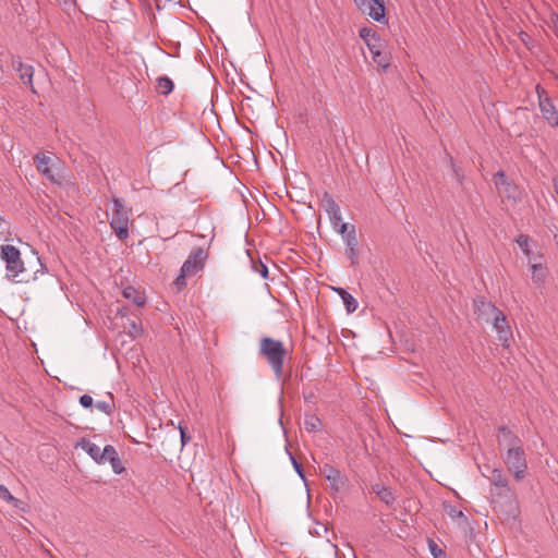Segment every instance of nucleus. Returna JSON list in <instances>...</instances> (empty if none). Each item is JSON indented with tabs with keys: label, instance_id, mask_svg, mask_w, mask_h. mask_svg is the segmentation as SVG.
<instances>
[{
	"label": "nucleus",
	"instance_id": "20e7f679",
	"mask_svg": "<svg viewBox=\"0 0 558 558\" xmlns=\"http://www.w3.org/2000/svg\"><path fill=\"white\" fill-rule=\"evenodd\" d=\"M112 203L110 227L120 240H124L129 235V210L121 198L113 197Z\"/></svg>",
	"mask_w": 558,
	"mask_h": 558
},
{
	"label": "nucleus",
	"instance_id": "79ce46f5",
	"mask_svg": "<svg viewBox=\"0 0 558 558\" xmlns=\"http://www.w3.org/2000/svg\"><path fill=\"white\" fill-rule=\"evenodd\" d=\"M36 260H37V263H38V265L40 267V271L44 274L45 270H46L45 265L41 264L40 258L38 256L36 257Z\"/></svg>",
	"mask_w": 558,
	"mask_h": 558
},
{
	"label": "nucleus",
	"instance_id": "a211bd4d",
	"mask_svg": "<svg viewBox=\"0 0 558 558\" xmlns=\"http://www.w3.org/2000/svg\"><path fill=\"white\" fill-rule=\"evenodd\" d=\"M372 492L387 506H391L396 501V495L388 486L376 483L372 485Z\"/></svg>",
	"mask_w": 558,
	"mask_h": 558
},
{
	"label": "nucleus",
	"instance_id": "9b49d317",
	"mask_svg": "<svg viewBox=\"0 0 558 558\" xmlns=\"http://www.w3.org/2000/svg\"><path fill=\"white\" fill-rule=\"evenodd\" d=\"M473 303L475 313L487 323L500 311L493 303L485 301L483 296L475 298Z\"/></svg>",
	"mask_w": 558,
	"mask_h": 558
},
{
	"label": "nucleus",
	"instance_id": "f03ea898",
	"mask_svg": "<svg viewBox=\"0 0 558 558\" xmlns=\"http://www.w3.org/2000/svg\"><path fill=\"white\" fill-rule=\"evenodd\" d=\"M259 353L270 365L276 378L280 379L283 375V364L288 355L283 343L280 340L264 337L259 341Z\"/></svg>",
	"mask_w": 558,
	"mask_h": 558
},
{
	"label": "nucleus",
	"instance_id": "393cba45",
	"mask_svg": "<svg viewBox=\"0 0 558 558\" xmlns=\"http://www.w3.org/2000/svg\"><path fill=\"white\" fill-rule=\"evenodd\" d=\"M118 456L116 448L111 445L105 446L99 456V464H104L106 462H111L113 458Z\"/></svg>",
	"mask_w": 558,
	"mask_h": 558
},
{
	"label": "nucleus",
	"instance_id": "cd10ccee",
	"mask_svg": "<svg viewBox=\"0 0 558 558\" xmlns=\"http://www.w3.org/2000/svg\"><path fill=\"white\" fill-rule=\"evenodd\" d=\"M173 87H174L173 82L169 77L162 76V77L158 78V88L161 94H163V95L170 94L173 90Z\"/></svg>",
	"mask_w": 558,
	"mask_h": 558
},
{
	"label": "nucleus",
	"instance_id": "1a4fd4ad",
	"mask_svg": "<svg viewBox=\"0 0 558 558\" xmlns=\"http://www.w3.org/2000/svg\"><path fill=\"white\" fill-rule=\"evenodd\" d=\"M206 258L207 254L202 247H194L181 267L182 272L194 276L203 269Z\"/></svg>",
	"mask_w": 558,
	"mask_h": 558
},
{
	"label": "nucleus",
	"instance_id": "c756f323",
	"mask_svg": "<svg viewBox=\"0 0 558 558\" xmlns=\"http://www.w3.org/2000/svg\"><path fill=\"white\" fill-rule=\"evenodd\" d=\"M251 262L253 271L259 274L264 279H266L268 277L267 266L262 260L254 262L252 259Z\"/></svg>",
	"mask_w": 558,
	"mask_h": 558
},
{
	"label": "nucleus",
	"instance_id": "2f4dec72",
	"mask_svg": "<svg viewBox=\"0 0 558 558\" xmlns=\"http://www.w3.org/2000/svg\"><path fill=\"white\" fill-rule=\"evenodd\" d=\"M111 464V468L113 470V472L116 474H121L122 472H124L125 468L121 461V459L119 458V456H117L116 458H113L111 460V462H109Z\"/></svg>",
	"mask_w": 558,
	"mask_h": 558
},
{
	"label": "nucleus",
	"instance_id": "473e14b6",
	"mask_svg": "<svg viewBox=\"0 0 558 558\" xmlns=\"http://www.w3.org/2000/svg\"><path fill=\"white\" fill-rule=\"evenodd\" d=\"M429 550L435 558L445 557V551L434 541H429Z\"/></svg>",
	"mask_w": 558,
	"mask_h": 558
},
{
	"label": "nucleus",
	"instance_id": "4be33fe9",
	"mask_svg": "<svg viewBox=\"0 0 558 558\" xmlns=\"http://www.w3.org/2000/svg\"><path fill=\"white\" fill-rule=\"evenodd\" d=\"M333 291H336L343 301L348 313H353L356 311L359 305L357 301L347 290L343 288H333Z\"/></svg>",
	"mask_w": 558,
	"mask_h": 558
},
{
	"label": "nucleus",
	"instance_id": "f8f14e48",
	"mask_svg": "<svg viewBox=\"0 0 558 558\" xmlns=\"http://www.w3.org/2000/svg\"><path fill=\"white\" fill-rule=\"evenodd\" d=\"M322 205L325 209V211L328 214V217L336 228L339 222L342 221L341 210L339 205L336 203V201L329 195L325 194L322 199Z\"/></svg>",
	"mask_w": 558,
	"mask_h": 558
},
{
	"label": "nucleus",
	"instance_id": "72a5a7b5",
	"mask_svg": "<svg viewBox=\"0 0 558 558\" xmlns=\"http://www.w3.org/2000/svg\"><path fill=\"white\" fill-rule=\"evenodd\" d=\"M447 513L448 515L453 519V520H457V519H460V518H463V512L459 509H457L456 507H448V510H447Z\"/></svg>",
	"mask_w": 558,
	"mask_h": 558
},
{
	"label": "nucleus",
	"instance_id": "dca6fc26",
	"mask_svg": "<svg viewBox=\"0 0 558 558\" xmlns=\"http://www.w3.org/2000/svg\"><path fill=\"white\" fill-rule=\"evenodd\" d=\"M488 474L483 473V475L490 482L492 486H497L504 492H508V480L505 476L504 472L500 469H489L486 468Z\"/></svg>",
	"mask_w": 558,
	"mask_h": 558
},
{
	"label": "nucleus",
	"instance_id": "a878e982",
	"mask_svg": "<svg viewBox=\"0 0 558 558\" xmlns=\"http://www.w3.org/2000/svg\"><path fill=\"white\" fill-rule=\"evenodd\" d=\"M0 499L8 501L15 508H21L22 501L20 499L15 498L10 493V490L3 485H0Z\"/></svg>",
	"mask_w": 558,
	"mask_h": 558
},
{
	"label": "nucleus",
	"instance_id": "6e6552de",
	"mask_svg": "<svg viewBox=\"0 0 558 558\" xmlns=\"http://www.w3.org/2000/svg\"><path fill=\"white\" fill-rule=\"evenodd\" d=\"M359 10L372 17L374 21L381 22L385 20L384 0H354Z\"/></svg>",
	"mask_w": 558,
	"mask_h": 558
},
{
	"label": "nucleus",
	"instance_id": "aec40b11",
	"mask_svg": "<svg viewBox=\"0 0 558 558\" xmlns=\"http://www.w3.org/2000/svg\"><path fill=\"white\" fill-rule=\"evenodd\" d=\"M77 447H81L84 451H86L90 458L99 464V456L101 453V449L96 444L92 442L90 440L86 438H82Z\"/></svg>",
	"mask_w": 558,
	"mask_h": 558
},
{
	"label": "nucleus",
	"instance_id": "37998d69",
	"mask_svg": "<svg viewBox=\"0 0 558 558\" xmlns=\"http://www.w3.org/2000/svg\"><path fill=\"white\" fill-rule=\"evenodd\" d=\"M4 221L3 217L0 216V225Z\"/></svg>",
	"mask_w": 558,
	"mask_h": 558
},
{
	"label": "nucleus",
	"instance_id": "4c0bfd02",
	"mask_svg": "<svg viewBox=\"0 0 558 558\" xmlns=\"http://www.w3.org/2000/svg\"><path fill=\"white\" fill-rule=\"evenodd\" d=\"M179 429H180V434H181L182 446H185L191 440V437L187 436L186 430L183 426L180 425Z\"/></svg>",
	"mask_w": 558,
	"mask_h": 558
},
{
	"label": "nucleus",
	"instance_id": "f3484780",
	"mask_svg": "<svg viewBox=\"0 0 558 558\" xmlns=\"http://www.w3.org/2000/svg\"><path fill=\"white\" fill-rule=\"evenodd\" d=\"M12 65H13L14 70L19 73L20 78L23 81V83L32 86L33 85V75H34L33 66L28 65V64H24L20 58L13 59Z\"/></svg>",
	"mask_w": 558,
	"mask_h": 558
},
{
	"label": "nucleus",
	"instance_id": "bb28decb",
	"mask_svg": "<svg viewBox=\"0 0 558 558\" xmlns=\"http://www.w3.org/2000/svg\"><path fill=\"white\" fill-rule=\"evenodd\" d=\"M373 61L380 68L386 69L389 65V59L383 49L372 52Z\"/></svg>",
	"mask_w": 558,
	"mask_h": 558
},
{
	"label": "nucleus",
	"instance_id": "7c9ffc66",
	"mask_svg": "<svg viewBox=\"0 0 558 558\" xmlns=\"http://www.w3.org/2000/svg\"><path fill=\"white\" fill-rule=\"evenodd\" d=\"M517 243L526 255H530V238L527 235H519Z\"/></svg>",
	"mask_w": 558,
	"mask_h": 558
},
{
	"label": "nucleus",
	"instance_id": "7ed1b4c3",
	"mask_svg": "<svg viewBox=\"0 0 558 558\" xmlns=\"http://www.w3.org/2000/svg\"><path fill=\"white\" fill-rule=\"evenodd\" d=\"M0 257L5 262L7 278L15 282H27L29 278L25 276L26 269L21 258L20 251L10 244L1 245Z\"/></svg>",
	"mask_w": 558,
	"mask_h": 558
},
{
	"label": "nucleus",
	"instance_id": "b1692460",
	"mask_svg": "<svg viewBox=\"0 0 558 558\" xmlns=\"http://www.w3.org/2000/svg\"><path fill=\"white\" fill-rule=\"evenodd\" d=\"M95 408L106 414H111L114 408L112 395L109 393L107 400L97 401Z\"/></svg>",
	"mask_w": 558,
	"mask_h": 558
},
{
	"label": "nucleus",
	"instance_id": "f704fd0d",
	"mask_svg": "<svg viewBox=\"0 0 558 558\" xmlns=\"http://www.w3.org/2000/svg\"><path fill=\"white\" fill-rule=\"evenodd\" d=\"M186 277H190V276H189V274H184V272H182V270L180 269V274H179V276L175 278V280H174V284H175L179 289H181V288L185 287V284H186V281H185Z\"/></svg>",
	"mask_w": 558,
	"mask_h": 558
},
{
	"label": "nucleus",
	"instance_id": "f257e3e1",
	"mask_svg": "<svg viewBox=\"0 0 558 558\" xmlns=\"http://www.w3.org/2000/svg\"><path fill=\"white\" fill-rule=\"evenodd\" d=\"M499 445L505 449L502 460L517 481L526 473L527 463L522 440L505 426L499 428Z\"/></svg>",
	"mask_w": 558,
	"mask_h": 558
},
{
	"label": "nucleus",
	"instance_id": "ea45409f",
	"mask_svg": "<svg viewBox=\"0 0 558 558\" xmlns=\"http://www.w3.org/2000/svg\"><path fill=\"white\" fill-rule=\"evenodd\" d=\"M65 9L75 8L76 0H60Z\"/></svg>",
	"mask_w": 558,
	"mask_h": 558
},
{
	"label": "nucleus",
	"instance_id": "ddd939ff",
	"mask_svg": "<svg viewBox=\"0 0 558 558\" xmlns=\"http://www.w3.org/2000/svg\"><path fill=\"white\" fill-rule=\"evenodd\" d=\"M360 36L367 45L371 53L384 48V41L381 40L379 35L376 33V31H374L373 28L363 27L360 31Z\"/></svg>",
	"mask_w": 558,
	"mask_h": 558
},
{
	"label": "nucleus",
	"instance_id": "0eeeda50",
	"mask_svg": "<svg viewBox=\"0 0 558 558\" xmlns=\"http://www.w3.org/2000/svg\"><path fill=\"white\" fill-rule=\"evenodd\" d=\"M494 184L498 191V194L502 198H507L509 202L515 204L521 199V191L517 184L509 181L504 171H498L494 175Z\"/></svg>",
	"mask_w": 558,
	"mask_h": 558
},
{
	"label": "nucleus",
	"instance_id": "c9c22d12",
	"mask_svg": "<svg viewBox=\"0 0 558 558\" xmlns=\"http://www.w3.org/2000/svg\"><path fill=\"white\" fill-rule=\"evenodd\" d=\"M94 401L93 398L89 395H83L80 397V404L83 408H90L93 405Z\"/></svg>",
	"mask_w": 558,
	"mask_h": 558
},
{
	"label": "nucleus",
	"instance_id": "2eb2a0df",
	"mask_svg": "<svg viewBox=\"0 0 558 558\" xmlns=\"http://www.w3.org/2000/svg\"><path fill=\"white\" fill-rule=\"evenodd\" d=\"M35 162L37 170L50 181H56L54 173L52 171V159L44 154H37L35 156Z\"/></svg>",
	"mask_w": 558,
	"mask_h": 558
},
{
	"label": "nucleus",
	"instance_id": "39448f33",
	"mask_svg": "<svg viewBox=\"0 0 558 558\" xmlns=\"http://www.w3.org/2000/svg\"><path fill=\"white\" fill-rule=\"evenodd\" d=\"M536 94L538 99V107L543 119L553 128L558 126V111L554 105L553 98L548 96V93L541 86L536 85Z\"/></svg>",
	"mask_w": 558,
	"mask_h": 558
},
{
	"label": "nucleus",
	"instance_id": "4468645a",
	"mask_svg": "<svg viewBox=\"0 0 558 558\" xmlns=\"http://www.w3.org/2000/svg\"><path fill=\"white\" fill-rule=\"evenodd\" d=\"M345 255L351 260V265L355 266L359 263V242L355 235V230H352L345 236Z\"/></svg>",
	"mask_w": 558,
	"mask_h": 558
},
{
	"label": "nucleus",
	"instance_id": "423d86ee",
	"mask_svg": "<svg viewBox=\"0 0 558 558\" xmlns=\"http://www.w3.org/2000/svg\"><path fill=\"white\" fill-rule=\"evenodd\" d=\"M492 501L495 504V508H498L500 512H507L511 515H515L518 507L514 499V494L508 486V492H504L497 486H493L490 489Z\"/></svg>",
	"mask_w": 558,
	"mask_h": 558
},
{
	"label": "nucleus",
	"instance_id": "9d476101",
	"mask_svg": "<svg viewBox=\"0 0 558 558\" xmlns=\"http://www.w3.org/2000/svg\"><path fill=\"white\" fill-rule=\"evenodd\" d=\"M490 322L493 323V327L497 332L498 340L502 343L504 347L508 348L512 339V333L507 323L506 316L501 311H499L493 318H490Z\"/></svg>",
	"mask_w": 558,
	"mask_h": 558
},
{
	"label": "nucleus",
	"instance_id": "58836bf2",
	"mask_svg": "<svg viewBox=\"0 0 558 558\" xmlns=\"http://www.w3.org/2000/svg\"><path fill=\"white\" fill-rule=\"evenodd\" d=\"M551 23H553V31L555 35L558 37V15L551 16Z\"/></svg>",
	"mask_w": 558,
	"mask_h": 558
},
{
	"label": "nucleus",
	"instance_id": "5701e85b",
	"mask_svg": "<svg viewBox=\"0 0 558 558\" xmlns=\"http://www.w3.org/2000/svg\"><path fill=\"white\" fill-rule=\"evenodd\" d=\"M123 296L132 300L138 306H142L145 303L144 295L131 286L123 289Z\"/></svg>",
	"mask_w": 558,
	"mask_h": 558
},
{
	"label": "nucleus",
	"instance_id": "412c9836",
	"mask_svg": "<svg viewBox=\"0 0 558 558\" xmlns=\"http://www.w3.org/2000/svg\"><path fill=\"white\" fill-rule=\"evenodd\" d=\"M531 270L533 283L536 284L537 287L543 286L547 276L546 268L543 266V264L532 263Z\"/></svg>",
	"mask_w": 558,
	"mask_h": 558
},
{
	"label": "nucleus",
	"instance_id": "c85d7f7f",
	"mask_svg": "<svg viewBox=\"0 0 558 558\" xmlns=\"http://www.w3.org/2000/svg\"><path fill=\"white\" fill-rule=\"evenodd\" d=\"M304 427L307 432H316L320 427V421L315 415H310L304 421Z\"/></svg>",
	"mask_w": 558,
	"mask_h": 558
},
{
	"label": "nucleus",
	"instance_id": "e433bc0d",
	"mask_svg": "<svg viewBox=\"0 0 558 558\" xmlns=\"http://www.w3.org/2000/svg\"><path fill=\"white\" fill-rule=\"evenodd\" d=\"M291 461L293 463V466L296 471V473L300 475L301 478H305V475H304V472H303V469H302V465L291 456Z\"/></svg>",
	"mask_w": 558,
	"mask_h": 558
},
{
	"label": "nucleus",
	"instance_id": "6ab92c4d",
	"mask_svg": "<svg viewBox=\"0 0 558 558\" xmlns=\"http://www.w3.org/2000/svg\"><path fill=\"white\" fill-rule=\"evenodd\" d=\"M320 473L324 475V477L330 483V485L333 488H336V489L339 488V482H340V477H341L339 470H337L336 468H333L330 464H324L320 468Z\"/></svg>",
	"mask_w": 558,
	"mask_h": 558
},
{
	"label": "nucleus",
	"instance_id": "a19ab883",
	"mask_svg": "<svg viewBox=\"0 0 558 558\" xmlns=\"http://www.w3.org/2000/svg\"><path fill=\"white\" fill-rule=\"evenodd\" d=\"M347 230H348V225L347 223H341L340 228H339V232L341 234H344L347 232Z\"/></svg>",
	"mask_w": 558,
	"mask_h": 558
}]
</instances>
